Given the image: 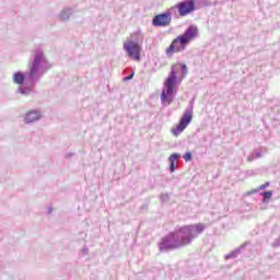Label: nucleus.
<instances>
[{
    "instance_id": "4be33fe9",
    "label": "nucleus",
    "mask_w": 280,
    "mask_h": 280,
    "mask_svg": "<svg viewBox=\"0 0 280 280\" xmlns=\"http://www.w3.org/2000/svg\"><path fill=\"white\" fill-rule=\"evenodd\" d=\"M135 78V72H131L130 74H128L127 77H124V82H130V80H132Z\"/></svg>"
},
{
    "instance_id": "6e6552de",
    "label": "nucleus",
    "mask_w": 280,
    "mask_h": 280,
    "mask_svg": "<svg viewBox=\"0 0 280 280\" xmlns=\"http://www.w3.org/2000/svg\"><path fill=\"white\" fill-rule=\"evenodd\" d=\"M124 50L132 60H141V44L135 40H129L124 44Z\"/></svg>"
},
{
    "instance_id": "aec40b11",
    "label": "nucleus",
    "mask_w": 280,
    "mask_h": 280,
    "mask_svg": "<svg viewBox=\"0 0 280 280\" xmlns=\"http://www.w3.org/2000/svg\"><path fill=\"white\" fill-rule=\"evenodd\" d=\"M160 200H161V202H167V201H170V194H162L161 196H160Z\"/></svg>"
},
{
    "instance_id": "20e7f679",
    "label": "nucleus",
    "mask_w": 280,
    "mask_h": 280,
    "mask_svg": "<svg viewBox=\"0 0 280 280\" xmlns=\"http://www.w3.org/2000/svg\"><path fill=\"white\" fill-rule=\"evenodd\" d=\"M207 229V225L205 223H197L194 225H184L179 228L174 233L180 241V246H188L198 235L202 234V232Z\"/></svg>"
},
{
    "instance_id": "a211bd4d",
    "label": "nucleus",
    "mask_w": 280,
    "mask_h": 280,
    "mask_svg": "<svg viewBox=\"0 0 280 280\" xmlns=\"http://www.w3.org/2000/svg\"><path fill=\"white\" fill-rule=\"evenodd\" d=\"M261 151H256L254 154L248 156V161H253L254 159H261Z\"/></svg>"
},
{
    "instance_id": "f03ea898",
    "label": "nucleus",
    "mask_w": 280,
    "mask_h": 280,
    "mask_svg": "<svg viewBox=\"0 0 280 280\" xmlns=\"http://www.w3.org/2000/svg\"><path fill=\"white\" fill-rule=\"evenodd\" d=\"M195 38H198V26L189 25L183 34L173 39L166 49V56H172V54H180V51H185V49H187V45H189V43H191V40Z\"/></svg>"
},
{
    "instance_id": "bb28decb",
    "label": "nucleus",
    "mask_w": 280,
    "mask_h": 280,
    "mask_svg": "<svg viewBox=\"0 0 280 280\" xmlns=\"http://www.w3.org/2000/svg\"><path fill=\"white\" fill-rule=\"evenodd\" d=\"M71 156H75V153H67L66 159H71Z\"/></svg>"
},
{
    "instance_id": "9d476101",
    "label": "nucleus",
    "mask_w": 280,
    "mask_h": 280,
    "mask_svg": "<svg viewBox=\"0 0 280 280\" xmlns=\"http://www.w3.org/2000/svg\"><path fill=\"white\" fill-rule=\"evenodd\" d=\"M43 115L40 114V110L32 109L28 113H26L24 117L25 124H34V121H38Z\"/></svg>"
},
{
    "instance_id": "2eb2a0df",
    "label": "nucleus",
    "mask_w": 280,
    "mask_h": 280,
    "mask_svg": "<svg viewBox=\"0 0 280 280\" xmlns=\"http://www.w3.org/2000/svg\"><path fill=\"white\" fill-rule=\"evenodd\" d=\"M272 190H267V191H262L260 192V196H262V202H268V200H270V198H272Z\"/></svg>"
},
{
    "instance_id": "9b49d317",
    "label": "nucleus",
    "mask_w": 280,
    "mask_h": 280,
    "mask_svg": "<svg viewBox=\"0 0 280 280\" xmlns=\"http://www.w3.org/2000/svg\"><path fill=\"white\" fill-rule=\"evenodd\" d=\"M246 246H250V241H246L245 243H243L240 247L235 248L234 250H232L231 253H229L228 255H225V259H235V257H237V255H240V253H242V250H244V248H246Z\"/></svg>"
},
{
    "instance_id": "cd10ccee",
    "label": "nucleus",
    "mask_w": 280,
    "mask_h": 280,
    "mask_svg": "<svg viewBox=\"0 0 280 280\" xmlns=\"http://www.w3.org/2000/svg\"><path fill=\"white\" fill-rule=\"evenodd\" d=\"M52 209L51 208H48V213H51Z\"/></svg>"
},
{
    "instance_id": "393cba45",
    "label": "nucleus",
    "mask_w": 280,
    "mask_h": 280,
    "mask_svg": "<svg viewBox=\"0 0 280 280\" xmlns=\"http://www.w3.org/2000/svg\"><path fill=\"white\" fill-rule=\"evenodd\" d=\"M259 191V188H256V189H252L247 192V196H253V194H258Z\"/></svg>"
},
{
    "instance_id": "f3484780",
    "label": "nucleus",
    "mask_w": 280,
    "mask_h": 280,
    "mask_svg": "<svg viewBox=\"0 0 280 280\" xmlns=\"http://www.w3.org/2000/svg\"><path fill=\"white\" fill-rule=\"evenodd\" d=\"M184 161H186V163H189V161L194 160V156L191 154V151H187L184 155H183Z\"/></svg>"
},
{
    "instance_id": "6ab92c4d",
    "label": "nucleus",
    "mask_w": 280,
    "mask_h": 280,
    "mask_svg": "<svg viewBox=\"0 0 280 280\" xmlns=\"http://www.w3.org/2000/svg\"><path fill=\"white\" fill-rule=\"evenodd\" d=\"M195 102H196V98H191V100L189 101L188 108H186L185 110H186V112L194 113V104H195Z\"/></svg>"
},
{
    "instance_id": "dca6fc26",
    "label": "nucleus",
    "mask_w": 280,
    "mask_h": 280,
    "mask_svg": "<svg viewBox=\"0 0 280 280\" xmlns=\"http://www.w3.org/2000/svg\"><path fill=\"white\" fill-rule=\"evenodd\" d=\"M180 154L179 153H173L170 155L168 158V163H176V161H178V159H180Z\"/></svg>"
},
{
    "instance_id": "b1692460",
    "label": "nucleus",
    "mask_w": 280,
    "mask_h": 280,
    "mask_svg": "<svg viewBox=\"0 0 280 280\" xmlns=\"http://www.w3.org/2000/svg\"><path fill=\"white\" fill-rule=\"evenodd\" d=\"M180 69H182L183 74H184V75H187V65L182 63V65H180Z\"/></svg>"
},
{
    "instance_id": "4468645a",
    "label": "nucleus",
    "mask_w": 280,
    "mask_h": 280,
    "mask_svg": "<svg viewBox=\"0 0 280 280\" xmlns=\"http://www.w3.org/2000/svg\"><path fill=\"white\" fill-rule=\"evenodd\" d=\"M196 3L199 8H211V5H213L209 0H195V5Z\"/></svg>"
},
{
    "instance_id": "f257e3e1",
    "label": "nucleus",
    "mask_w": 280,
    "mask_h": 280,
    "mask_svg": "<svg viewBox=\"0 0 280 280\" xmlns=\"http://www.w3.org/2000/svg\"><path fill=\"white\" fill-rule=\"evenodd\" d=\"M54 63H50L43 49L33 50V59L28 63V70L25 72L18 71L13 74L14 84L23 86V83L26 82L28 86H36L40 79L47 71H51Z\"/></svg>"
},
{
    "instance_id": "0eeeda50",
    "label": "nucleus",
    "mask_w": 280,
    "mask_h": 280,
    "mask_svg": "<svg viewBox=\"0 0 280 280\" xmlns=\"http://www.w3.org/2000/svg\"><path fill=\"white\" fill-rule=\"evenodd\" d=\"M172 16H174V12H172V8L166 10L163 13H160L152 19L153 27H167L170 23H172Z\"/></svg>"
},
{
    "instance_id": "423d86ee",
    "label": "nucleus",
    "mask_w": 280,
    "mask_h": 280,
    "mask_svg": "<svg viewBox=\"0 0 280 280\" xmlns=\"http://www.w3.org/2000/svg\"><path fill=\"white\" fill-rule=\"evenodd\" d=\"M178 248H183V246L180 245V238H178L175 232L168 233L166 236L162 237L159 243L160 253H170Z\"/></svg>"
},
{
    "instance_id": "1a4fd4ad",
    "label": "nucleus",
    "mask_w": 280,
    "mask_h": 280,
    "mask_svg": "<svg viewBox=\"0 0 280 280\" xmlns=\"http://www.w3.org/2000/svg\"><path fill=\"white\" fill-rule=\"evenodd\" d=\"M194 119V113L185 110L183 116L179 119V122L176 125V127L172 130L173 135L175 137H178L182 132H184L185 128L189 124H191V120Z\"/></svg>"
},
{
    "instance_id": "ddd939ff",
    "label": "nucleus",
    "mask_w": 280,
    "mask_h": 280,
    "mask_svg": "<svg viewBox=\"0 0 280 280\" xmlns=\"http://www.w3.org/2000/svg\"><path fill=\"white\" fill-rule=\"evenodd\" d=\"M34 92V86H19L18 93H21V95H31Z\"/></svg>"
},
{
    "instance_id": "39448f33",
    "label": "nucleus",
    "mask_w": 280,
    "mask_h": 280,
    "mask_svg": "<svg viewBox=\"0 0 280 280\" xmlns=\"http://www.w3.org/2000/svg\"><path fill=\"white\" fill-rule=\"evenodd\" d=\"M198 10L196 5V0H182L177 2L174 7H171V12H173V16H189V14H194Z\"/></svg>"
},
{
    "instance_id": "a878e982",
    "label": "nucleus",
    "mask_w": 280,
    "mask_h": 280,
    "mask_svg": "<svg viewBox=\"0 0 280 280\" xmlns=\"http://www.w3.org/2000/svg\"><path fill=\"white\" fill-rule=\"evenodd\" d=\"M81 253L82 255H89V247L84 246Z\"/></svg>"
},
{
    "instance_id": "f8f14e48",
    "label": "nucleus",
    "mask_w": 280,
    "mask_h": 280,
    "mask_svg": "<svg viewBox=\"0 0 280 280\" xmlns=\"http://www.w3.org/2000/svg\"><path fill=\"white\" fill-rule=\"evenodd\" d=\"M71 14H73V9H63L59 13V20H61V21H69Z\"/></svg>"
},
{
    "instance_id": "412c9836",
    "label": "nucleus",
    "mask_w": 280,
    "mask_h": 280,
    "mask_svg": "<svg viewBox=\"0 0 280 280\" xmlns=\"http://www.w3.org/2000/svg\"><path fill=\"white\" fill-rule=\"evenodd\" d=\"M171 174H174L176 172V162H170V167H168Z\"/></svg>"
},
{
    "instance_id": "7ed1b4c3",
    "label": "nucleus",
    "mask_w": 280,
    "mask_h": 280,
    "mask_svg": "<svg viewBox=\"0 0 280 280\" xmlns=\"http://www.w3.org/2000/svg\"><path fill=\"white\" fill-rule=\"evenodd\" d=\"M178 82V75L174 66L171 68V72L166 80L164 81V89L161 93V104L162 106H170L174 100H176L177 91L176 83Z\"/></svg>"
},
{
    "instance_id": "5701e85b",
    "label": "nucleus",
    "mask_w": 280,
    "mask_h": 280,
    "mask_svg": "<svg viewBox=\"0 0 280 280\" xmlns=\"http://www.w3.org/2000/svg\"><path fill=\"white\" fill-rule=\"evenodd\" d=\"M267 187H270V182H266L265 184L260 185L258 187V190L264 191V189H266Z\"/></svg>"
}]
</instances>
